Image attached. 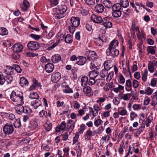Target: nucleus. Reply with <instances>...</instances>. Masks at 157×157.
I'll use <instances>...</instances> for the list:
<instances>
[{
    "label": "nucleus",
    "mask_w": 157,
    "mask_h": 157,
    "mask_svg": "<svg viewBox=\"0 0 157 157\" xmlns=\"http://www.w3.org/2000/svg\"><path fill=\"white\" fill-rule=\"evenodd\" d=\"M61 76V74L58 72L53 73L51 76V80L53 82L56 83L60 79Z\"/></svg>",
    "instance_id": "9"
},
{
    "label": "nucleus",
    "mask_w": 157,
    "mask_h": 157,
    "mask_svg": "<svg viewBox=\"0 0 157 157\" xmlns=\"http://www.w3.org/2000/svg\"><path fill=\"white\" fill-rule=\"evenodd\" d=\"M78 59L76 63L78 65H83L86 63L87 61L86 58L82 56H79L78 57Z\"/></svg>",
    "instance_id": "13"
},
{
    "label": "nucleus",
    "mask_w": 157,
    "mask_h": 157,
    "mask_svg": "<svg viewBox=\"0 0 157 157\" xmlns=\"http://www.w3.org/2000/svg\"><path fill=\"white\" fill-rule=\"evenodd\" d=\"M118 41L117 40H113L111 41L109 44V47L106 51L107 53L108 51L110 50L116 49V48L118 46Z\"/></svg>",
    "instance_id": "12"
},
{
    "label": "nucleus",
    "mask_w": 157,
    "mask_h": 157,
    "mask_svg": "<svg viewBox=\"0 0 157 157\" xmlns=\"http://www.w3.org/2000/svg\"><path fill=\"white\" fill-rule=\"evenodd\" d=\"M85 3L88 5H93L95 3V0H84Z\"/></svg>",
    "instance_id": "62"
},
{
    "label": "nucleus",
    "mask_w": 157,
    "mask_h": 157,
    "mask_svg": "<svg viewBox=\"0 0 157 157\" xmlns=\"http://www.w3.org/2000/svg\"><path fill=\"white\" fill-rule=\"evenodd\" d=\"M108 61H105L104 62V69L108 71L112 67L109 65V64L108 63Z\"/></svg>",
    "instance_id": "51"
},
{
    "label": "nucleus",
    "mask_w": 157,
    "mask_h": 157,
    "mask_svg": "<svg viewBox=\"0 0 157 157\" xmlns=\"http://www.w3.org/2000/svg\"><path fill=\"white\" fill-rule=\"evenodd\" d=\"M79 136V135L78 133V132H76L73 138V144H75L78 141Z\"/></svg>",
    "instance_id": "53"
},
{
    "label": "nucleus",
    "mask_w": 157,
    "mask_h": 157,
    "mask_svg": "<svg viewBox=\"0 0 157 157\" xmlns=\"http://www.w3.org/2000/svg\"><path fill=\"white\" fill-rule=\"evenodd\" d=\"M121 11H113L112 13V16L115 18H118L121 16Z\"/></svg>",
    "instance_id": "35"
},
{
    "label": "nucleus",
    "mask_w": 157,
    "mask_h": 157,
    "mask_svg": "<svg viewBox=\"0 0 157 157\" xmlns=\"http://www.w3.org/2000/svg\"><path fill=\"white\" fill-rule=\"evenodd\" d=\"M86 136L88 140H90V137L92 136V132L89 129L86 132Z\"/></svg>",
    "instance_id": "54"
},
{
    "label": "nucleus",
    "mask_w": 157,
    "mask_h": 157,
    "mask_svg": "<svg viewBox=\"0 0 157 157\" xmlns=\"http://www.w3.org/2000/svg\"><path fill=\"white\" fill-rule=\"evenodd\" d=\"M85 55L87 57L88 60L89 61L94 60L98 58V56L94 51L90 50L87 51Z\"/></svg>",
    "instance_id": "4"
},
{
    "label": "nucleus",
    "mask_w": 157,
    "mask_h": 157,
    "mask_svg": "<svg viewBox=\"0 0 157 157\" xmlns=\"http://www.w3.org/2000/svg\"><path fill=\"white\" fill-rule=\"evenodd\" d=\"M19 83L22 87L27 86L29 85L28 81L26 78L24 77H22L20 78Z\"/></svg>",
    "instance_id": "18"
},
{
    "label": "nucleus",
    "mask_w": 157,
    "mask_h": 157,
    "mask_svg": "<svg viewBox=\"0 0 157 157\" xmlns=\"http://www.w3.org/2000/svg\"><path fill=\"white\" fill-rule=\"evenodd\" d=\"M96 83L97 85L102 86L105 82V80L102 78L98 79L96 80Z\"/></svg>",
    "instance_id": "39"
},
{
    "label": "nucleus",
    "mask_w": 157,
    "mask_h": 157,
    "mask_svg": "<svg viewBox=\"0 0 157 157\" xmlns=\"http://www.w3.org/2000/svg\"><path fill=\"white\" fill-rule=\"evenodd\" d=\"M3 131L4 134L6 135L11 134L14 131V128L13 125L6 124L3 127Z\"/></svg>",
    "instance_id": "3"
},
{
    "label": "nucleus",
    "mask_w": 157,
    "mask_h": 157,
    "mask_svg": "<svg viewBox=\"0 0 157 157\" xmlns=\"http://www.w3.org/2000/svg\"><path fill=\"white\" fill-rule=\"evenodd\" d=\"M23 94L22 92L17 90L13 91L10 95V97L14 96V97H21L22 96Z\"/></svg>",
    "instance_id": "22"
},
{
    "label": "nucleus",
    "mask_w": 157,
    "mask_h": 157,
    "mask_svg": "<svg viewBox=\"0 0 157 157\" xmlns=\"http://www.w3.org/2000/svg\"><path fill=\"white\" fill-rule=\"evenodd\" d=\"M108 74V70L103 69L100 73V75L102 78L105 77Z\"/></svg>",
    "instance_id": "37"
},
{
    "label": "nucleus",
    "mask_w": 157,
    "mask_h": 157,
    "mask_svg": "<svg viewBox=\"0 0 157 157\" xmlns=\"http://www.w3.org/2000/svg\"><path fill=\"white\" fill-rule=\"evenodd\" d=\"M133 31L135 32V31H137L138 33H140V30L139 29V27L138 26H135V23H132V25L130 29V30Z\"/></svg>",
    "instance_id": "47"
},
{
    "label": "nucleus",
    "mask_w": 157,
    "mask_h": 157,
    "mask_svg": "<svg viewBox=\"0 0 157 157\" xmlns=\"http://www.w3.org/2000/svg\"><path fill=\"white\" fill-rule=\"evenodd\" d=\"M86 126L84 124H82L80 126V128L79 129V132H78L79 134H83L84 131L85 129Z\"/></svg>",
    "instance_id": "48"
},
{
    "label": "nucleus",
    "mask_w": 157,
    "mask_h": 157,
    "mask_svg": "<svg viewBox=\"0 0 157 157\" xmlns=\"http://www.w3.org/2000/svg\"><path fill=\"white\" fill-rule=\"evenodd\" d=\"M24 112L23 113L30 114L32 112V110L29 107L27 106L24 107Z\"/></svg>",
    "instance_id": "46"
},
{
    "label": "nucleus",
    "mask_w": 157,
    "mask_h": 157,
    "mask_svg": "<svg viewBox=\"0 0 157 157\" xmlns=\"http://www.w3.org/2000/svg\"><path fill=\"white\" fill-rule=\"evenodd\" d=\"M13 67L14 69V70H15L18 73H21L22 69L19 65L16 64H13Z\"/></svg>",
    "instance_id": "40"
},
{
    "label": "nucleus",
    "mask_w": 157,
    "mask_h": 157,
    "mask_svg": "<svg viewBox=\"0 0 157 157\" xmlns=\"http://www.w3.org/2000/svg\"><path fill=\"white\" fill-rule=\"evenodd\" d=\"M91 19L94 22L98 24L101 23L102 21V18L101 16L94 14L92 15L91 16Z\"/></svg>",
    "instance_id": "10"
},
{
    "label": "nucleus",
    "mask_w": 157,
    "mask_h": 157,
    "mask_svg": "<svg viewBox=\"0 0 157 157\" xmlns=\"http://www.w3.org/2000/svg\"><path fill=\"white\" fill-rule=\"evenodd\" d=\"M30 36L35 40H38L40 38V36L39 35H36L34 34H31Z\"/></svg>",
    "instance_id": "50"
},
{
    "label": "nucleus",
    "mask_w": 157,
    "mask_h": 157,
    "mask_svg": "<svg viewBox=\"0 0 157 157\" xmlns=\"http://www.w3.org/2000/svg\"><path fill=\"white\" fill-rule=\"evenodd\" d=\"M88 78L87 76H83L81 79L82 86H84L86 85L88 83Z\"/></svg>",
    "instance_id": "30"
},
{
    "label": "nucleus",
    "mask_w": 157,
    "mask_h": 157,
    "mask_svg": "<svg viewBox=\"0 0 157 157\" xmlns=\"http://www.w3.org/2000/svg\"><path fill=\"white\" fill-rule=\"evenodd\" d=\"M5 82V76H3V74L0 72V84L3 85Z\"/></svg>",
    "instance_id": "49"
},
{
    "label": "nucleus",
    "mask_w": 157,
    "mask_h": 157,
    "mask_svg": "<svg viewBox=\"0 0 157 157\" xmlns=\"http://www.w3.org/2000/svg\"><path fill=\"white\" fill-rule=\"evenodd\" d=\"M33 100L31 101V105L35 109H37L41 104V101L39 99Z\"/></svg>",
    "instance_id": "17"
},
{
    "label": "nucleus",
    "mask_w": 157,
    "mask_h": 157,
    "mask_svg": "<svg viewBox=\"0 0 157 157\" xmlns=\"http://www.w3.org/2000/svg\"><path fill=\"white\" fill-rule=\"evenodd\" d=\"M102 25L105 28H111L112 26V24L110 21V18L109 17H107L102 19Z\"/></svg>",
    "instance_id": "5"
},
{
    "label": "nucleus",
    "mask_w": 157,
    "mask_h": 157,
    "mask_svg": "<svg viewBox=\"0 0 157 157\" xmlns=\"http://www.w3.org/2000/svg\"><path fill=\"white\" fill-rule=\"evenodd\" d=\"M142 80L144 82H145L147 78L148 71L147 70L145 69L144 70V72H142Z\"/></svg>",
    "instance_id": "31"
},
{
    "label": "nucleus",
    "mask_w": 157,
    "mask_h": 157,
    "mask_svg": "<svg viewBox=\"0 0 157 157\" xmlns=\"http://www.w3.org/2000/svg\"><path fill=\"white\" fill-rule=\"evenodd\" d=\"M76 28V27H74L73 26H72V25H70V26H68V29L69 32L73 34L75 31Z\"/></svg>",
    "instance_id": "55"
},
{
    "label": "nucleus",
    "mask_w": 157,
    "mask_h": 157,
    "mask_svg": "<svg viewBox=\"0 0 157 157\" xmlns=\"http://www.w3.org/2000/svg\"><path fill=\"white\" fill-rule=\"evenodd\" d=\"M13 51L16 52H21L23 49V46L19 44H15L13 46Z\"/></svg>",
    "instance_id": "11"
},
{
    "label": "nucleus",
    "mask_w": 157,
    "mask_h": 157,
    "mask_svg": "<svg viewBox=\"0 0 157 157\" xmlns=\"http://www.w3.org/2000/svg\"><path fill=\"white\" fill-rule=\"evenodd\" d=\"M147 51L148 52L152 55H154L155 53V51L154 48L152 46H149L147 47Z\"/></svg>",
    "instance_id": "41"
},
{
    "label": "nucleus",
    "mask_w": 157,
    "mask_h": 157,
    "mask_svg": "<svg viewBox=\"0 0 157 157\" xmlns=\"http://www.w3.org/2000/svg\"><path fill=\"white\" fill-rule=\"evenodd\" d=\"M111 8L112 11H120L121 10V7L120 3H117L113 4Z\"/></svg>",
    "instance_id": "23"
},
{
    "label": "nucleus",
    "mask_w": 157,
    "mask_h": 157,
    "mask_svg": "<svg viewBox=\"0 0 157 157\" xmlns=\"http://www.w3.org/2000/svg\"><path fill=\"white\" fill-rule=\"evenodd\" d=\"M63 92L66 94H70L73 92L72 89L70 88L69 86L63 90Z\"/></svg>",
    "instance_id": "43"
},
{
    "label": "nucleus",
    "mask_w": 157,
    "mask_h": 157,
    "mask_svg": "<svg viewBox=\"0 0 157 157\" xmlns=\"http://www.w3.org/2000/svg\"><path fill=\"white\" fill-rule=\"evenodd\" d=\"M30 124L32 128L35 129L38 127V124L36 121L32 120L30 122Z\"/></svg>",
    "instance_id": "42"
},
{
    "label": "nucleus",
    "mask_w": 157,
    "mask_h": 157,
    "mask_svg": "<svg viewBox=\"0 0 157 157\" xmlns=\"http://www.w3.org/2000/svg\"><path fill=\"white\" fill-rule=\"evenodd\" d=\"M47 112L44 110H42L39 113V115L40 117H47Z\"/></svg>",
    "instance_id": "44"
},
{
    "label": "nucleus",
    "mask_w": 157,
    "mask_h": 157,
    "mask_svg": "<svg viewBox=\"0 0 157 157\" xmlns=\"http://www.w3.org/2000/svg\"><path fill=\"white\" fill-rule=\"evenodd\" d=\"M45 68L47 73H50L52 72L54 69V65L52 63H48L45 65Z\"/></svg>",
    "instance_id": "14"
},
{
    "label": "nucleus",
    "mask_w": 157,
    "mask_h": 157,
    "mask_svg": "<svg viewBox=\"0 0 157 157\" xmlns=\"http://www.w3.org/2000/svg\"><path fill=\"white\" fill-rule=\"evenodd\" d=\"M99 72L94 70L89 72L88 76L90 78H95L99 75Z\"/></svg>",
    "instance_id": "24"
},
{
    "label": "nucleus",
    "mask_w": 157,
    "mask_h": 157,
    "mask_svg": "<svg viewBox=\"0 0 157 157\" xmlns=\"http://www.w3.org/2000/svg\"><path fill=\"white\" fill-rule=\"evenodd\" d=\"M83 91L84 93L87 94L88 96L90 97L91 95V89L90 86H87L84 87L83 89Z\"/></svg>",
    "instance_id": "26"
},
{
    "label": "nucleus",
    "mask_w": 157,
    "mask_h": 157,
    "mask_svg": "<svg viewBox=\"0 0 157 157\" xmlns=\"http://www.w3.org/2000/svg\"><path fill=\"white\" fill-rule=\"evenodd\" d=\"M27 46L29 49L36 51L39 49L40 45V44L38 42L31 41L28 43Z\"/></svg>",
    "instance_id": "2"
},
{
    "label": "nucleus",
    "mask_w": 157,
    "mask_h": 157,
    "mask_svg": "<svg viewBox=\"0 0 157 157\" xmlns=\"http://www.w3.org/2000/svg\"><path fill=\"white\" fill-rule=\"evenodd\" d=\"M62 137V140L64 141L67 140L68 138V135L67 132H65L64 133L61 134Z\"/></svg>",
    "instance_id": "57"
},
{
    "label": "nucleus",
    "mask_w": 157,
    "mask_h": 157,
    "mask_svg": "<svg viewBox=\"0 0 157 157\" xmlns=\"http://www.w3.org/2000/svg\"><path fill=\"white\" fill-rule=\"evenodd\" d=\"M154 104H157V97L155 95H153V97L151 102V105Z\"/></svg>",
    "instance_id": "64"
},
{
    "label": "nucleus",
    "mask_w": 157,
    "mask_h": 157,
    "mask_svg": "<svg viewBox=\"0 0 157 157\" xmlns=\"http://www.w3.org/2000/svg\"><path fill=\"white\" fill-rule=\"evenodd\" d=\"M96 82L95 78H90L88 83L89 85H92L95 83Z\"/></svg>",
    "instance_id": "61"
},
{
    "label": "nucleus",
    "mask_w": 157,
    "mask_h": 157,
    "mask_svg": "<svg viewBox=\"0 0 157 157\" xmlns=\"http://www.w3.org/2000/svg\"><path fill=\"white\" fill-rule=\"evenodd\" d=\"M8 32L7 30L4 27L0 28V35L3 36L5 35L8 34Z\"/></svg>",
    "instance_id": "38"
},
{
    "label": "nucleus",
    "mask_w": 157,
    "mask_h": 157,
    "mask_svg": "<svg viewBox=\"0 0 157 157\" xmlns=\"http://www.w3.org/2000/svg\"><path fill=\"white\" fill-rule=\"evenodd\" d=\"M29 98L32 99H39V96L37 93L33 92L30 93Z\"/></svg>",
    "instance_id": "33"
},
{
    "label": "nucleus",
    "mask_w": 157,
    "mask_h": 157,
    "mask_svg": "<svg viewBox=\"0 0 157 157\" xmlns=\"http://www.w3.org/2000/svg\"><path fill=\"white\" fill-rule=\"evenodd\" d=\"M32 82L33 83V84L35 86H37L40 88H41L42 87V85H41L40 83L35 78H33L32 79Z\"/></svg>",
    "instance_id": "56"
},
{
    "label": "nucleus",
    "mask_w": 157,
    "mask_h": 157,
    "mask_svg": "<svg viewBox=\"0 0 157 157\" xmlns=\"http://www.w3.org/2000/svg\"><path fill=\"white\" fill-rule=\"evenodd\" d=\"M59 41H57L55 43H53V45L51 46L50 47H48L47 49L48 51H50L54 48L56 46L58 45V44H59Z\"/></svg>",
    "instance_id": "60"
},
{
    "label": "nucleus",
    "mask_w": 157,
    "mask_h": 157,
    "mask_svg": "<svg viewBox=\"0 0 157 157\" xmlns=\"http://www.w3.org/2000/svg\"><path fill=\"white\" fill-rule=\"evenodd\" d=\"M120 5L121 7L126 8L129 6V3L128 0H121Z\"/></svg>",
    "instance_id": "32"
},
{
    "label": "nucleus",
    "mask_w": 157,
    "mask_h": 157,
    "mask_svg": "<svg viewBox=\"0 0 157 157\" xmlns=\"http://www.w3.org/2000/svg\"><path fill=\"white\" fill-rule=\"evenodd\" d=\"M62 35L63 38H64L65 41L66 43L70 44L73 42V36L71 35L67 34L65 37H64V36L63 35Z\"/></svg>",
    "instance_id": "20"
},
{
    "label": "nucleus",
    "mask_w": 157,
    "mask_h": 157,
    "mask_svg": "<svg viewBox=\"0 0 157 157\" xmlns=\"http://www.w3.org/2000/svg\"><path fill=\"white\" fill-rule=\"evenodd\" d=\"M13 125L14 127L16 128H19L21 125V123L20 120H16L13 123Z\"/></svg>",
    "instance_id": "58"
},
{
    "label": "nucleus",
    "mask_w": 157,
    "mask_h": 157,
    "mask_svg": "<svg viewBox=\"0 0 157 157\" xmlns=\"http://www.w3.org/2000/svg\"><path fill=\"white\" fill-rule=\"evenodd\" d=\"M93 108L95 112H93V116L95 117L97 116L98 114V112L101 110V109L98 106L97 104L94 105Z\"/></svg>",
    "instance_id": "27"
},
{
    "label": "nucleus",
    "mask_w": 157,
    "mask_h": 157,
    "mask_svg": "<svg viewBox=\"0 0 157 157\" xmlns=\"http://www.w3.org/2000/svg\"><path fill=\"white\" fill-rule=\"evenodd\" d=\"M41 147L43 149V151H49L50 150V147L48 144H46L45 145L42 144Z\"/></svg>",
    "instance_id": "59"
},
{
    "label": "nucleus",
    "mask_w": 157,
    "mask_h": 157,
    "mask_svg": "<svg viewBox=\"0 0 157 157\" xmlns=\"http://www.w3.org/2000/svg\"><path fill=\"white\" fill-rule=\"evenodd\" d=\"M67 10V6L63 5L58 6L56 8L54 9V11L56 12L55 14L54 17L55 18L60 19L64 16V13Z\"/></svg>",
    "instance_id": "1"
},
{
    "label": "nucleus",
    "mask_w": 157,
    "mask_h": 157,
    "mask_svg": "<svg viewBox=\"0 0 157 157\" xmlns=\"http://www.w3.org/2000/svg\"><path fill=\"white\" fill-rule=\"evenodd\" d=\"M61 59L60 56L58 54H55L52 57V61L54 63H58Z\"/></svg>",
    "instance_id": "21"
},
{
    "label": "nucleus",
    "mask_w": 157,
    "mask_h": 157,
    "mask_svg": "<svg viewBox=\"0 0 157 157\" xmlns=\"http://www.w3.org/2000/svg\"><path fill=\"white\" fill-rule=\"evenodd\" d=\"M105 7L103 5L101 4H98L95 7V11L98 13H102L104 10Z\"/></svg>",
    "instance_id": "15"
},
{
    "label": "nucleus",
    "mask_w": 157,
    "mask_h": 157,
    "mask_svg": "<svg viewBox=\"0 0 157 157\" xmlns=\"http://www.w3.org/2000/svg\"><path fill=\"white\" fill-rule=\"evenodd\" d=\"M148 69L151 73L154 71V69L153 65L149 63L148 65Z\"/></svg>",
    "instance_id": "63"
},
{
    "label": "nucleus",
    "mask_w": 157,
    "mask_h": 157,
    "mask_svg": "<svg viewBox=\"0 0 157 157\" xmlns=\"http://www.w3.org/2000/svg\"><path fill=\"white\" fill-rule=\"evenodd\" d=\"M103 4L105 6L108 8H112L113 5V3L110 1L108 0H105L103 1Z\"/></svg>",
    "instance_id": "36"
},
{
    "label": "nucleus",
    "mask_w": 157,
    "mask_h": 157,
    "mask_svg": "<svg viewBox=\"0 0 157 157\" xmlns=\"http://www.w3.org/2000/svg\"><path fill=\"white\" fill-rule=\"evenodd\" d=\"M108 53H109V55L114 58L119 55V51L117 49H111L108 51Z\"/></svg>",
    "instance_id": "16"
},
{
    "label": "nucleus",
    "mask_w": 157,
    "mask_h": 157,
    "mask_svg": "<svg viewBox=\"0 0 157 157\" xmlns=\"http://www.w3.org/2000/svg\"><path fill=\"white\" fill-rule=\"evenodd\" d=\"M103 121L100 119H95L94 121V125L96 127H98L100 125L102 122Z\"/></svg>",
    "instance_id": "45"
},
{
    "label": "nucleus",
    "mask_w": 157,
    "mask_h": 157,
    "mask_svg": "<svg viewBox=\"0 0 157 157\" xmlns=\"http://www.w3.org/2000/svg\"><path fill=\"white\" fill-rule=\"evenodd\" d=\"M10 99L13 102L17 105H22L24 103L23 95L21 97H14V96L10 97Z\"/></svg>",
    "instance_id": "7"
},
{
    "label": "nucleus",
    "mask_w": 157,
    "mask_h": 157,
    "mask_svg": "<svg viewBox=\"0 0 157 157\" xmlns=\"http://www.w3.org/2000/svg\"><path fill=\"white\" fill-rule=\"evenodd\" d=\"M5 82L6 81L7 83H11L13 79V77L10 75H7L5 76Z\"/></svg>",
    "instance_id": "28"
},
{
    "label": "nucleus",
    "mask_w": 157,
    "mask_h": 157,
    "mask_svg": "<svg viewBox=\"0 0 157 157\" xmlns=\"http://www.w3.org/2000/svg\"><path fill=\"white\" fill-rule=\"evenodd\" d=\"M4 72L7 75H12L14 74V69L13 67L10 66H7L6 69L4 71Z\"/></svg>",
    "instance_id": "19"
},
{
    "label": "nucleus",
    "mask_w": 157,
    "mask_h": 157,
    "mask_svg": "<svg viewBox=\"0 0 157 157\" xmlns=\"http://www.w3.org/2000/svg\"><path fill=\"white\" fill-rule=\"evenodd\" d=\"M66 123L65 121H63L61 122L59 125L56 128V131L57 132H59L60 130L66 131L67 130V128H68V127L69 126V125L67 124V127H66Z\"/></svg>",
    "instance_id": "6"
},
{
    "label": "nucleus",
    "mask_w": 157,
    "mask_h": 157,
    "mask_svg": "<svg viewBox=\"0 0 157 157\" xmlns=\"http://www.w3.org/2000/svg\"><path fill=\"white\" fill-rule=\"evenodd\" d=\"M19 105L16 108V110L17 113L21 114L24 112V106H22V105Z\"/></svg>",
    "instance_id": "29"
},
{
    "label": "nucleus",
    "mask_w": 157,
    "mask_h": 157,
    "mask_svg": "<svg viewBox=\"0 0 157 157\" xmlns=\"http://www.w3.org/2000/svg\"><path fill=\"white\" fill-rule=\"evenodd\" d=\"M45 130L47 131H49L52 128V124L49 122L46 123L44 125Z\"/></svg>",
    "instance_id": "34"
},
{
    "label": "nucleus",
    "mask_w": 157,
    "mask_h": 157,
    "mask_svg": "<svg viewBox=\"0 0 157 157\" xmlns=\"http://www.w3.org/2000/svg\"><path fill=\"white\" fill-rule=\"evenodd\" d=\"M24 6L21 7V10L23 11L27 10L30 6L29 3L27 0H24L23 2Z\"/></svg>",
    "instance_id": "25"
},
{
    "label": "nucleus",
    "mask_w": 157,
    "mask_h": 157,
    "mask_svg": "<svg viewBox=\"0 0 157 157\" xmlns=\"http://www.w3.org/2000/svg\"><path fill=\"white\" fill-rule=\"evenodd\" d=\"M119 78L120 83L121 84H124L125 82V79L124 77L121 74L119 75Z\"/></svg>",
    "instance_id": "52"
},
{
    "label": "nucleus",
    "mask_w": 157,
    "mask_h": 157,
    "mask_svg": "<svg viewBox=\"0 0 157 157\" xmlns=\"http://www.w3.org/2000/svg\"><path fill=\"white\" fill-rule=\"evenodd\" d=\"M80 20L79 17H72L70 19L71 22V25L77 28L79 25Z\"/></svg>",
    "instance_id": "8"
}]
</instances>
